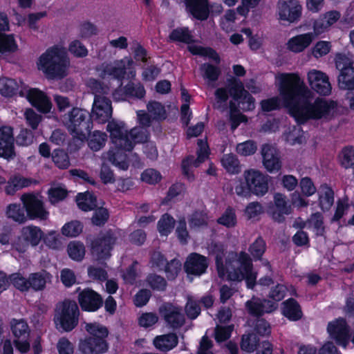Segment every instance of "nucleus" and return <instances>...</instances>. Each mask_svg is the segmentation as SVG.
<instances>
[{
	"instance_id": "1",
	"label": "nucleus",
	"mask_w": 354,
	"mask_h": 354,
	"mask_svg": "<svg viewBox=\"0 0 354 354\" xmlns=\"http://www.w3.org/2000/svg\"><path fill=\"white\" fill-rule=\"evenodd\" d=\"M279 97L262 100L263 111H271L280 107L281 104L288 109L289 113L299 124L310 120L326 122L335 115V102L322 97H314L313 91L296 73H281L276 75Z\"/></svg>"
},
{
	"instance_id": "2",
	"label": "nucleus",
	"mask_w": 354,
	"mask_h": 354,
	"mask_svg": "<svg viewBox=\"0 0 354 354\" xmlns=\"http://www.w3.org/2000/svg\"><path fill=\"white\" fill-rule=\"evenodd\" d=\"M106 129L115 149L109 151L105 158L119 169L126 170L129 164L124 152L131 151L136 143L147 142L148 131L145 127H136L129 132L123 122L116 120L109 122Z\"/></svg>"
},
{
	"instance_id": "3",
	"label": "nucleus",
	"mask_w": 354,
	"mask_h": 354,
	"mask_svg": "<svg viewBox=\"0 0 354 354\" xmlns=\"http://www.w3.org/2000/svg\"><path fill=\"white\" fill-rule=\"evenodd\" d=\"M209 252L216 254V262L218 275L230 281L245 280L247 286L252 288L257 279V273L253 270L252 263L249 255L245 252L239 254L231 253L227 256L225 265L222 262L223 247L212 244L208 248Z\"/></svg>"
},
{
	"instance_id": "4",
	"label": "nucleus",
	"mask_w": 354,
	"mask_h": 354,
	"mask_svg": "<svg viewBox=\"0 0 354 354\" xmlns=\"http://www.w3.org/2000/svg\"><path fill=\"white\" fill-rule=\"evenodd\" d=\"M37 66L47 79L61 80L68 75L71 64L65 50L56 46L40 55Z\"/></svg>"
},
{
	"instance_id": "5",
	"label": "nucleus",
	"mask_w": 354,
	"mask_h": 354,
	"mask_svg": "<svg viewBox=\"0 0 354 354\" xmlns=\"http://www.w3.org/2000/svg\"><path fill=\"white\" fill-rule=\"evenodd\" d=\"M86 331L91 337L82 340L80 349L84 354H102L108 350V344L105 338L109 332L106 327L97 324H86Z\"/></svg>"
},
{
	"instance_id": "6",
	"label": "nucleus",
	"mask_w": 354,
	"mask_h": 354,
	"mask_svg": "<svg viewBox=\"0 0 354 354\" xmlns=\"http://www.w3.org/2000/svg\"><path fill=\"white\" fill-rule=\"evenodd\" d=\"M86 118V111L73 108L63 117L62 121L74 138L83 141L89 134L91 129V122Z\"/></svg>"
},
{
	"instance_id": "7",
	"label": "nucleus",
	"mask_w": 354,
	"mask_h": 354,
	"mask_svg": "<svg viewBox=\"0 0 354 354\" xmlns=\"http://www.w3.org/2000/svg\"><path fill=\"white\" fill-rule=\"evenodd\" d=\"M88 84L95 93L91 111V118L98 123H105L112 115L111 101L106 97L97 94V93H100V89H102V93H106V90L101 88L98 82L95 80H90Z\"/></svg>"
},
{
	"instance_id": "8",
	"label": "nucleus",
	"mask_w": 354,
	"mask_h": 354,
	"mask_svg": "<svg viewBox=\"0 0 354 354\" xmlns=\"http://www.w3.org/2000/svg\"><path fill=\"white\" fill-rule=\"evenodd\" d=\"M98 74L102 79L116 80L133 79L136 76L134 62L131 59L124 57L113 63L103 64L98 69Z\"/></svg>"
},
{
	"instance_id": "9",
	"label": "nucleus",
	"mask_w": 354,
	"mask_h": 354,
	"mask_svg": "<svg viewBox=\"0 0 354 354\" xmlns=\"http://www.w3.org/2000/svg\"><path fill=\"white\" fill-rule=\"evenodd\" d=\"M79 308L75 301L66 300L57 305L55 314L56 326L64 331L72 330L78 324Z\"/></svg>"
},
{
	"instance_id": "10",
	"label": "nucleus",
	"mask_w": 354,
	"mask_h": 354,
	"mask_svg": "<svg viewBox=\"0 0 354 354\" xmlns=\"http://www.w3.org/2000/svg\"><path fill=\"white\" fill-rule=\"evenodd\" d=\"M286 290V287L283 285H277L270 293V297L274 301L264 300L261 302L259 299L252 297L251 300L246 302V308L250 313L255 315L270 313L277 308V302L283 299Z\"/></svg>"
},
{
	"instance_id": "11",
	"label": "nucleus",
	"mask_w": 354,
	"mask_h": 354,
	"mask_svg": "<svg viewBox=\"0 0 354 354\" xmlns=\"http://www.w3.org/2000/svg\"><path fill=\"white\" fill-rule=\"evenodd\" d=\"M169 37L173 41L189 44L188 49L194 55L207 57L216 63H218L220 61L218 55L213 49L203 48L200 45L191 44L194 41L193 37L187 28H178L174 29L171 32Z\"/></svg>"
},
{
	"instance_id": "12",
	"label": "nucleus",
	"mask_w": 354,
	"mask_h": 354,
	"mask_svg": "<svg viewBox=\"0 0 354 354\" xmlns=\"http://www.w3.org/2000/svg\"><path fill=\"white\" fill-rule=\"evenodd\" d=\"M43 238L41 230L35 225H27L21 230L20 235L13 243V247L19 252H24L28 246H37Z\"/></svg>"
},
{
	"instance_id": "13",
	"label": "nucleus",
	"mask_w": 354,
	"mask_h": 354,
	"mask_svg": "<svg viewBox=\"0 0 354 354\" xmlns=\"http://www.w3.org/2000/svg\"><path fill=\"white\" fill-rule=\"evenodd\" d=\"M244 180L248 184L251 194L263 196L268 192V177L256 169H248L243 172Z\"/></svg>"
},
{
	"instance_id": "14",
	"label": "nucleus",
	"mask_w": 354,
	"mask_h": 354,
	"mask_svg": "<svg viewBox=\"0 0 354 354\" xmlns=\"http://www.w3.org/2000/svg\"><path fill=\"white\" fill-rule=\"evenodd\" d=\"M306 80L310 88L321 95H329L332 86L328 75L322 71L310 69L306 73Z\"/></svg>"
},
{
	"instance_id": "15",
	"label": "nucleus",
	"mask_w": 354,
	"mask_h": 354,
	"mask_svg": "<svg viewBox=\"0 0 354 354\" xmlns=\"http://www.w3.org/2000/svg\"><path fill=\"white\" fill-rule=\"evenodd\" d=\"M21 201L30 219L46 220L49 213L45 209L41 198L33 194H24Z\"/></svg>"
},
{
	"instance_id": "16",
	"label": "nucleus",
	"mask_w": 354,
	"mask_h": 354,
	"mask_svg": "<svg viewBox=\"0 0 354 354\" xmlns=\"http://www.w3.org/2000/svg\"><path fill=\"white\" fill-rule=\"evenodd\" d=\"M12 332L15 337V345L18 351L26 353L30 349L28 326L23 319H13L10 322Z\"/></svg>"
},
{
	"instance_id": "17",
	"label": "nucleus",
	"mask_w": 354,
	"mask_h": 354,
	"mask_svg": "<svg viewBox=\"0 0 354 354\" xmlns=\"http://www.w3.org/2000/svg\"><path fill=\"white\" fill-rule=\"evenodd\" d=\"M301 10L302 7L297 0H281L278 3V15L280 21L295 23L301 17Z\"/></svg>"
},
{
	"instance_id": "18",
	"label": "nucleus",
	"mask_w": 354,
	"mask_h": 354,
	"mask_svg": "<svg viewBox=\"0 0 354 354\" xmlns=\"http://www.w3.org/2000/svg\"><path fill=\"white\" fill-rule=\"evenodd\" d=\"M327 330L330 337L338 345L346 348L351 339V335L349 328L344 319H337L330 322Z\"/></svg>"
},
{
	"instance_id": "19",
	"label": "nucleus",
	"mask_w": 354,
	"mask_h": 354,
	"mask_svg": "<svg viewBox=\"0 0 354 354\" xmlns=\"http://www.w3.org/2000/svg\"><path fill=\"white\" fill-rule=\"evenodd\" d=\"M21 95H26L28 100L39 111L47 113L52 109V103L49 97L37 88H30L27 91H20Z\"/></svg>"
},
{
	"instance_id": "20",
	"label": "nucleus",
	"mask_w": 354,
	"mask_h": 354,
	"mask_svg": "<svg viewBox=\"0 0 354 354\" xmlns=\"http://www.w3.org/2000/svg\"><path fill=\"white\" fill-rule=\"evenodd\" d=\"M269 211L274 221L282 222L285 215L291 214L292 205L284 194L276 193L273 197V205L270 207Z\"/></svg>"
},
{
	"instance_id": "21",
	"label": "nucleus",
	"mask_w": 354,
	"mask_h": 354,
	"mask_svg": "<svg viewBox=\"0 0 354 354\" xmlns=\"http://www.w3.org/2000/svg\"><path fill=\"white\" fill-rule=\"evenodd\" d=\"M115 236L109 234L103 238L95 240L92 245V254L97 261L106 259L111 256L112 245L115 242Z\"/></svg>"
},
{
	"instance_id": "22",
	"label": "nucleus",
	"mask_w": 354,
	"mask_h": 354,
	"mask_svg": "<svg viewBox=\"0 0 354 354\" xmlns=\"http://www.w3.org/2000/svg\"><path fill=\"white\" fill-rule=\"evenodd\" d=\"M231 96L236 100H241L243 110L251 111L254 109V99L244 89L240 80H233L231 84Z\"/></svg>"
},
{
	"instance_id": "23",
	"label": "nucleus",
	"mask_w": 354,
	"mask_h": 354,
	"mask_svg": "<svg viewBox=\"0 0 354 354\" xmlns=\"http://www.w3.org/2000/svg\"><path fill=\"white\" fill-rule=\"evenodd\" d=\"M159 311L171 327L178 328L183 325L185 317L179 307L166 304L160 308Z\"/></svg>"
},
{
	"instance_id": "24",
	"label": "nucleus",
	"mask_w": 354,
	"mask_h": 354,
	"mask_svg": "<svg viewBox=\"0 0 354 354\" xmlns=\"http://www.w3.org/2000/svg\"><path fill=\"white\" fill-rule=\"evenodd\" d=\"M0 156L6 159L15 156L13 132L10 127H0Z\"/></svg>"
},
{
	"instance_id": "25",
	"label": "nucleus",
	"mask_w": 354,
	"mask_h": 354,
	"mask_svg": "<svg viewBox=\"0 0 354 354\" xmlns=\"http://www.w3.org/2000/svg\"><path fill=\"white\" fill-rule=\"evenodd\" d=\"M80 305L86 311H96L102 305V299L96 292L86 289L80 293L78 297Z\"/></svg>"
},
{
	"instance_id": "26",
	"label": "nucleus",
	"mask_w": 354,
	"mask_h": 354,
	"mask_svg": "<svg viewBox=\"0 0 354 354\" xmlns=\"http://www.w3.org/2000/svg\"><path fill=\"white\" fill-rule=\"evenodd\" d=\"M263 164L269 172L279 171L281 167L279 152L277 149L270 145H264L261 149Z\"/></svg>"
},
{
	"instance_id": "27",
	"label": "nucleus",
	"mask_w": 354,
	"mask_h": 354,
	"mask_svg": "<svg viewBox=\"0 0 354 354\" xmlns=\"http://www.w3.org/2000/svg\"><path fill=\"white\" fill-rule=\"evenodd\" d=\"M340 17L341 14L336 10H330L320 15L313 23V32L315 35L328 31L339 19Z\"/></svg>"
},
{
	"instance_id": "28",
	"label": "nucleus",
	"mask_w": 354,
	"mask_h": 354,
	"mask_svg": "<svg viewBox=\"0 0 354 354\" xmlns=\"http://www.w3.org/2000/svg\"><path fill=\"white\" fill-rule=\"evenodd\" d=\"M208 266V262L204 256L197 253L191 254L185 263V269L188 274L200 276L203 274Z\"/></svg>"
},
{
	"instance_id": "29",
	"label": "nucleus",
	"mask_w": 354,
	"mask_h": 354,
	"mask_svg": "<svg viewBox=\"0 0 354 354\" xmlns=\"http://www.w3.org/2000/svg\"><path fill=\"white\" fill-rule=\"evenodd\" d=\"M315 37L314 32L297 35L289 39L287 48L295 53H301L310 46Z\"/></svg>"
},
{
	"instance_id": "30",
	"label": "nucleus",
	"mask_w": 354,
	"mask_h": 354,
	"mask_svg": "<svg viewBox=\"0 0 354 354\" xmlns=\"http://www.w3.org/2000/svg\"><path fill=\"white\" fill-rule=\"evenodd\" d=\"M198 147L197 159L194 160L193 158H189L183 162L182 167L183 173L189 179H192V176L189 174V169L187 167L189 166L198 167L209 156V147L205 140H199L198 141Z\"/></svg>"
},
{
	"instance_id": "31",
	"label": "nucleus",
	"mask_w": 354,
	"mask_h": 354,
	"mask_svg": "<svg viewBox=\"0 0 354 354\" xmlns=\"http://www.w3.org/2000/svg\"><path fill=\"white\" fill-rule=\"evenodd\" d=\"M192 15L196 19L204 20L209 15L207 0H185Z\"/></svg>"
},
{
	"instance_id": "32",
	"label": "nucleus",
	"mask_w": 354,
	"mask_h": 354,
	"mask_svg": "<svg viewBox=\"0 0 354 354\" xmlns=\"http://www.w3.org/2000/svg\"><path fill=\"white\" fill-rule=\"evenodd\" d=\"M178 342V339L175 333H168L156 336L153 344L160 351H169L175 348Z\"/></svg>"
},
{
	"instance_id": "33",
	"label": "nucleus",
	"mask_w": 354,
	"mask_h": 354,
	"mask_svg": "<svg viewBox=\"0 0 354 354\" xmlns=\"http://www.w3.org/2000/svg\"><path fill=\"white\" fill-rule=\"evenodd\" d=\"M318 205L320 209L328 211L334 203V193L333 189L326 184L322 185L318 191Z\"/></svg>"
},
{
	"instance_id": "34",
	"label": "nucleus",
	"mask_w": 354,
	"mask_h": 354,
	"mask_svg": "<svg viewBox=\"0 0 354 354\" xmlns=\"http://www.w3.org/2000/svg\"><path fill=\"white\" fill-rule=\"evenodd\" d=\"M52 275L45 270L32 273L29 275L30 288L35 290H41L47 283L51 282Z\"/></svg>"
},
{
	"instance_id": "35",
	"label": "nucleus",
	"mask_w": 354,
	"mask_h": 354,
	"mask_svg": "<svg viewBox=\"0 0 354 354\" xmlns=\"http://www.w3.org/2000/svg\"><path fill=\"white\" fill-rule=\"evenodd\" d=\"M122 89L115 91L113 94V98L117 101L124 100L126 97V95H129L131 96H134L138 98H142L145 95V90L144 86L140 84H137L136 85H133V84H129L127 86L125 92L122 94Z\"/></svg>"
},
{
	"instance_id": "36",
	"label": "nucleus",
	"mask_w": 354,
	"mask_h": 354,
	"mask_svg": "<svg viewBox=\"0 0 354 354\" xmlns=\"http://www.w3.org/2000/svg\"><path fill=\"white\" fill-rule=\"evenodd\" d=\"M32 180L21 176H12L8 181L5 187V192L7 194H14L17 190L30 186Z\"/></svg>"
},
{
	"instance_id": "37",
	"label": "nucleus",
	"mask_w": 354,
	"mask_h": 354,
	"mask_svg": "<svg viewBox=\"0 0 354 354\" xmlns=\"http://www.w3.org/2000/svg\"><path fill=\"white\" fill-rule=\"evenodd\" d=\"M283 315L292 321H297L302 317V312L298 303L293 299L283 303Z\"/></svg>"
},
{
	"instance_id": "38",
	"label": "nucleus",
	"mask_w": 354,
	"mask_h": 354,
	"mask_svg": "<svg viewBox=\"0 0 354 354\" xmlns=\"http://www.w3.org/2000/svg\"><path fill=\"white\" fill-rule=\"evenodd\" d=\"M18 50V45L13 35L0 33V55H8Z\"/></svg>"
},
{
	"instance_id": "39",
	"label": "nucleus",
	"mask_w": 354,
	"mask_h": 354,
	"mask_svg": "<svg viewBox=\"0 0 354 354\" xmlns=\"http://www.w3.org/2000/svg\"><path fill=\"white\" fill-rule=\"evenodd\" d=\"M302 227H307L312 230L317 235H323L324 233V225L323 216L321 213L313 214L308 221L304 223Z\"/></svg>"
},
{
	"instance_id": "40",
	"label": "nucleus",
	"mask_w": 354,
	"mask_h": 354,
	"mask_svg": "<svg viewBox=\"0 0 354 354\" xmlns=\"http://www.w3.org/2000/svg\"><path fill=\"white\" fill-rule=\"evenodd\" d=\"M221 165L230 174H237L241 171V167L239 160L234 154H225L221 159Z\"/></svg>"
},
{
	"instance_id": "41",
	"label": "nucleus",
	"mask_w": 354,
	"mask_h": 354,
	"mask_svg": "<svg viewBox=\"0 0 354 354\" xmlns=\"http://www.w3.org/2000/svg\"><path fill=\"white\" fill-rule=\"evenodd\" d=\"M284 139L291 145L301 144L306 140L304 132L298 125L288 128L284 133Z\"/></svg>"
},
{
	"instance_id": "42",
	"label": "nucleus",
	"mask_w": 354,
	"mask_h": 354,
	"mask_svg": "<svg viewBox=\"0 0 354 354\" xmlns=\"http://www.w3.org/2000/svg\"><path fill=\"white\" fill-rule=\"evenodd\" d=\"M338 162L345 169L354 167V147H346L338 155Z\"/></svg>"
},
{
	"instance_id": "43",
	"label": "nucleus",
	"mask_w": 354,
	"mask_h": 354,
	"mask_svg": "<svg viewBox=\"0 0 354 354\" xmlns=\"http://www.w3.org/2000/svg\"><path fill=\"white\" fill-rule=\"evenodd\" d=\"M76 201L79 208L85 212L90 211L96 206L95 196L88 192L78 194Z\"/></svg>"
},
{
	"instance_id": "44",
	"label": "nucleus",
	"mask_w": 354,
	"mask_h": 354,
	"mask_svg": "<svg viewBox=\"0 0 354 354\" xmlns=\"http://www.w3.org/2000/svg\"><path fill=\"white\" fill-rule=\"evenodd\" d=\"M175 223L174 218L168 214L162 215L157 224L160 236H167L172 232Z\"/></svg>"
},
{
	"instance_id": "45",
	"label": "nucleus",
	"mask_w": 354,
	"mask_h": 354,
	"mask_svg": "<svg viewBox=\"0 0 354 354\" xmlns=\"http://www.w3.org/2000/svg\"><path fill=\"white\" fill-rule=\"evenodd\" d=\"M19 88L18 83L13 79L8 77L0 78V93L10 97L13 95Z\"/></svg>"
},
{
	"instance_id": "46",
	"label": "nucleus",
	"mask_w": 354,
	"mask_h": 354,
	"mask_svg": "<svg viewBox=\"0 0 354 354\" xmlns=\"http://www.w3.org/2000/svg\"><path fill=\"white\" fill-rule=\"evenodd\" d=\"M6 216L19 223H24L27 220L24 210L20 205L11 204L8 205L6 209Z\"/></svg>"
},
{
	"instance_id": "47",
	"label": "nucleus",
	"mask_w": 354,
	"mask_h": 354,
	"mask_svg": "<svg viewBox=\"0 0 354 354\" xmlns=\"http://www.w3.org/2000/svg\"><path fill=\"white\" fill-rule=\"evenodd\" d=\"M69 257L77 261L82 260L85 255V248L83 243L78 241H71L67 247Z\"/></svg>"
},
{
	"instance_id": "48",
	"label": "nucleus",
	"mask_w": 354,
	"mask_h": 354,
	"mask_svg": "<svg viewBox=\"0 0 354 354\" xmlns=\"http://www.w3.org/2000/svg\"><path fill=\"white\" fill-rule=\"evenodd\" d=\"M337 80L341 89L354 88V68H348L347 71L339 73Z\"/></svg>"
},
{
	"instance_id": "49",
	"label": "nucleus",
	"mask_w": 354,
	"mask_h": 354,
	"mask_svg": "<svg viewBox=\"0 0 354 354\" xmlns=\"http://www.w3.org/2000/svg\"><path fill=\"white\" fill-rule=\"evenodd\" d=\"M263 213V206L257 201L248 203L244 209V216L248 220H258Z\"/></svg>"
},
{
	"instance_id": "50",
	"label": "nucleus",
	"mask_w": 354,
	"mask_h": 354,
	"mask_svg": "<svg viewBox=\"0 0 354 354\" xmlns=\"http://www.w3.org/2000/svg\"><path fill=\"white\" fill-rule=\"evenodd\" d=\"M147 111L153 120H160L166 118V111L160 102L152 101L147 104Z\"/></svg>"
},
{
	"instance_id": "51",
	"label": "nucleus",
	"mask_w": 354,
	"mask_h": 354,
	"mask_svg": "<svg viewBox=\"0 0 354 354\" xmlns=\"http://www.w3.org/2000/svg\"><path fill=\"white\" fill-rule=\"evenodd\" d=\"M106 141V134L99 131H94L88 138V146L93 151H99L104 146Z\"/></svg>"
},
{
	"instance_id": "52",
	"label": "nucleus",
	"mask_w": 354,
	"mask_h": 354,
	"mask_svg": "<svg viewBox=\"0 0 354 354\" xmlns=\"http://www.w3.org/2000/svg\"><path fill=\"white\" fill-rule=\"evenodd\" d=\"M200 70L202 77L207 80L208 83L217 80L220 75V70L218 68L208 64L201 65Z\"/></svg>"
},
{
	"instance_id": "53",
	"label": "nucleus",
	"mask_w": 354,
	"mask_h": 354,
	"mask_svg": "<svg viewBox=\"0 0 354 354\" xmlns=\"http://www.w3.org/2000/svg\"><path fill=\"white\" fill-rule=\"evenodd\" d=\"M335 62L336 68L339 71V73L347 71L348 68H354L352 59L345 54H337L335 55Z\"/></svg>"
},
{
	"instance_id": "54",
	"label": "nucleus",
	"mask_w": 354,
	"mask_h": 354,
	"mask_svg": "<svg viewBox=\"0 0 354 354\" xmlns=\"http://www.w3.org/2000/svg\"><path fill=\"white\" fill-rule=\"evenodd\" d=\"M235 78L231 80L226 88H218L215 91L216 103L215 106L217 109H221L223 106V104H225L228 95H231V84Z\"/></svg>"
},
{
	"instance_id": "55",
	"label": "nucleus",
	"mask_w": 354,
	"mask_h": 354,
	"mask_svg": "<svg viewBox=\"0 0 354 354\" xmlns=\"http://www.w3.org/2000/svg\"><path fill=\"white\" fill-rule=\"evenodd\" d=\"M82 231V224L76 221L66 223L62 228V234L68 237L77 236Z\"/></svg>"
},
{
	"instance_id": "56",
	"label": "nucleus",
	"mask_w": 354,
	"mask_h": 354,
	"mask_svg": "<svg viewBox=\"0 0 354 354\" xmlns=\"http://www.w3.org/2000/svg\"><path fill=\"white\" fill-rule=\"evenodd\" d=\"M52 158L55 165L59 169H66L70 165L68 156L63 150H55Z\"/></svg>"
},
{
	"instance_id": "57",
	"label": "nucleus",
	"mask_w": 354,
	"mask_h": 354,
	"mask_svg": "<svg viewBox=\"0 0 354 354\" xmlns=\"http://www.w3.org/2000/svg\"><path fill=\"white\" fill-rule=\"evenodd\" d=\"M181 96L183 100L185 102V104H183L181 106V120L184 124L187 125L192 116V112L187 104L190 100V96L184 88L181 89Z\"/></svg>"
},
{
	"instance_id": "58",
	"label": "nucleus",
	"mask_w": 354,
	"mask_h": 354,
	"mask_svg": "<svg viewBox=\"0 0 354 354\" xmlns=\"http://www.w3.org/2000/svg\"><path fill=\"white\" fill-rule=\"evenodd\" d=\"M218 223L227 227H233L236 225L235 212L232 208H227L218 219Z\"/></svg>"
},
{
	"instance_id": "59",
	"label": "nucleus",
	"mask_w": 354,
	"mask_h": 354,
	"mask_svg": "<svg viewBox=\"0 0 354 354\" xmlns=\"http://www.w3.org/2000/svg\"><path fill=\"white\" fill-rule=\"evenodd\" d=\"M235 20V11L234 10H227L224 16L221 19L220 25L221 28L227 32H231L233 30Z\"/></svg>"
},
{
	"instance_id": "60",
	"label": "nucleus",
	"mask_w": 354,
	"mask_h": 354,
	"mask_svg": "<svg viewBox=\"0 0 354 354\" xmlns=\"http://www.w3.org/2000/svg\"><path fill=\"white\" fill-rule=\"evenodd\" d=\"M258 342L259 339L256 335H244L242 337L241 348L243 351L247 353H252L256 349Z\"/></svg>"
},
{
	"instance_id": "61",
	"label": "nucleus",
	"mask_w": 354,
	"mask_h": 354,
	"mask_svg": "<svg viewBox=\"0 0 354 354\" xmlns=\"http://www.w3.org/2000/svg\"><path fill=\"white\" fill-rule=\"evenodd\" d=\"M10 283L21 291H27L30 289L29 278L27 279L19 273H14L10 276Z\"/></svg>"
},
{
	"instance_id": "62",
	"label": "nucleus",
	"mask_w": 354,
	"mask_h": 354,
	"mask_svg": "<svg viewBox=\"0 0 354 354\" xmlns=\"http://www.w3.org/2000/svg\"><path fill=\"white\" fill-rule=\"evenodd\" d=\"M301 194L305 196H311L317 192L313 180L308 177L302 178L299 183Z\"/></svg>"
},
{
	"instance_id": "63",
	"label": "nucleus",
	"mask_w": 354,
	"mask_h": 354,
	"mask_svg": "<svg viewBox=\"0 0 354 354\" xmlns=\"http://www.w3.org/2000/svg\"><path fill=\"white\" fill-rule=\"evenodd\" d=\"M331 49V44L327 41H319L312 48V55L315 58L327 55Z\"/></svg>"
},
{
	"instance_id": "64",
	"label": "nucleus",
	"mask_w": 354,
	"mask_h": 354,
	"mask_svg": "<svg viewBox=\"0 0 354 354\" xmlns=\"http://www.w3.org/2000/svg\"><path fill=\"white\" fill-rule=\"evenodd\" d=\"M162 179L160 173L153 169H147L141 174V180L148 184H156Z\"/></svg>"
}]
</instances>
